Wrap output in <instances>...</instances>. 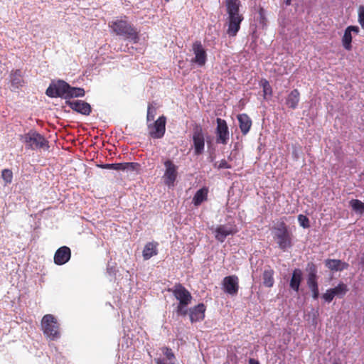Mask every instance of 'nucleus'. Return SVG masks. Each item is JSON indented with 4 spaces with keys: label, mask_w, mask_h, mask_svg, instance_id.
<instances>
[{
    "label": "nucleus",
    "mask_w": 364,
    "mask_h": 364,
    "mask_svg": "<svg viewBox=\"0 0 364 364\" xmlns=\"http://www.w3.org/2000/svg\"><path fill=\"white\" fill-rule=\"evenodd\" d=\"M302 271L300 269H295L289 282L290 288L296 292L299 291L301 282L302 281Z\"/></svg>",
    "instance_id": "nucleus-22"
},
{
    "label": "nucleus",
    "mask_w": 364,
    "mask_h": 364,
    "mask_svg": "<svg viewBox=\"0 0 364 364\" xmlns=\"http://www.w3.org/2000/svg\"><path fill=\"white\" fill-rule=\"evenodd\" d=\"M172 292L176 299L179 301V304L188 305L191 303L192 296L181 284H176Z\"/></svg>",
    "instance_id": "nucleus-11"
},
{
    "label": "nucleus",
    "mask_w": 364,
    "mask_h": 364,
    "mask_svg": "<svg viewBox=\"0 0 364 364\" xmlns=\"http://www.w3.org/2000/svg\"><path fill=\"white\" fill-rule=\"evenodd\" d=\"M166 117H159L154 122L147 124L149 134L153 139H161L166 132Z\"/></svg>",
    "instance_id": "nucleus-6"
},
{
    "label": "nucleus",
    "mask_w": 364,
    "mask_h": 364,
    "mask_svg": "<svg viewBox=\"0 0 364 364\" xmlns=\"http://www.w3.org/2000/svg\"><path fill=\"white\" fill-rule=\"evenodd\" d=\"M208 188L203 186L196 191L195 193L192 203L195 206H199L202 203L208 200Z\"/></svg>",
    "instance_id": "nucleus-24"
},
{
    "label": "nucleus",
    "mask_w": 364,
    "mask_h": 364,
    "mask_svg": "<svg viewBox=\"0 0 364 364\" xmlns=\"http://www.w3.org/2000/svg\"><path fill=\"white\" fill-rule=\"evenodd\" d=\"M325 266L333 272H341L347 269L349 267L348 263L343 262L341 259H327L324 262Z\"/></svg>",
    "instance_id": "nucleus-19"
},
{
    "label": "nucleus",
    "mask_w": 364,
    "mask_h": 364,
    "mask_svg": "<svg viewBox=\"0 0 364 364\" xmlns=\"http://www.w3.org/2000/svg\"><path fill=\"white\" fill-rule=\"evenodd\" d=\"M187 305L178 304L176 307V313L178 315L186 316L187 314V309L185 308Z\"/></svg>",
    "instance_id": "nucleus-40"
},
{
    "label": "nucleus",
    "mask_w": 364,
    "mask_h": 364,
    "mask_svg": "<svg viewBox=\"0 0 364 364\" xmlns=\"http://www.w3.org/2000/svg\"><path fill=\"white\" fill-rule=\"evenodd\" d=\"M285 4L289 6L291 4V0H285Z\"/></svg>",
    "instance_id": "nucleus-44"
},
{
    "label": "nucleus",
    "mask_w": 364,
    "mask_h": 364,
    "mask_svg": "<svg viewBox=\"0 0 364 364\" xmlns=\"http://www.w3.org/2000/svg\"><path fill=\"white\" fill-rule=\"evenodd\" d=\"M41 326L43 333L51 340L60 338L59 325L53 315H45L42 318Z\"/></svg>",
    "instance_id": "nucleus-5"
},
{
    "label": "nucleus",
    "mask_w": 364,
    "mask_h": 364,
    "mask_svg": "<svg viewBox=\"0 0 364 364\" xmlns=\"http://www.w3.org/2000/svg\"><path fill=\"white\" fill-rule=\"evenodd\" d=\"M348 291V286L343 282H340L336 287L327 289L322 295V299H323L326 302L330 303L335 296L339 298L343 297Z\"/></svg>",
    "instance_id": "nucleus-9"
},
{
    "label": "nucleus",
    "mask_w": 364,
    "mask_h": 364,
    "mask_svg": "<svg viewBox=\"0 0 364 364\" xmlns=\"http://www.w3.org/2000/svg\"><path fill=\"white\" fill-rule=\"evenodd\" d=\"M358 22L363 29H364V6H360L358 8Z\"/></svg>",
    "instance_id": "nucleus-39"
},
{
    "label": "nucleus",
    "mask_w": 364,
    "mask_h": 364,
    "mask_svg": "<svg viewBox=\"0 0 364 364\" xmlns=\"http://www.w3.org/2000/svg\"><path fill=\"white\" fill-rule=\"evenodd\" d=\"M195 58L192 60L193 63L198 64L200 66H203L207 60V53L199 41H196L192 46Z\"/></svg>",
    "instance_id": "nucleus-12"
},
{
    "label": "nucleus",
    "mask_w": 364,
    "mask_h": 364,
    "mask_svg": "<svg viewBox=\"0 0 364 364\" xmlns=\"http://www.w3.org/2000/svg\"><path fill=\"white\" fill-rule=\"evenodd\" d=\"M274 270L269 267L264 269L262 274L263 284L267 287H272L274 284Z\"/></svg>",
    "instance_id": "nucleus-27"
},
{
    "label": "nucleus",
    "mask_w": 364,
    "mask_h": 364,
    "mask_svg": "<svg viewBox=\"0 0 364 364\" xmlns=\"http://www.w3.org/2000/svg\"><path fill=\"white\" fill-rule=\"evenodd\" d=\"M350 205L352 209L356 212H359L360 213H364V203L358 199H352L350 201Z\"/></svg>",
    "instance_id": "nucleus-33"
},
{
    "label": "nucleus",
    "mask_w": 364,
    "mask_h": 364,
    "mask_svg": "<svg viewBox=\"0 0 364 364\" xmlns=\"http://www.w3.org/2000/svg\"><path fill=\"white\" fill-rule=\"evenodd\" d=\"M85 95V90L82 88L80 87H73L70 86L68 89V92L67 97H83Z\"/></svg>",
    "instance_id": "nucleus-32"
},
{
    "label": "nucleus",
    "mask_w": 364,
    "mask_h": 364,
    "mask_svg": "<svg viewBox=\"0 0 364 364\" xmlns=\"http://www.w3.org/2000/svg\"><path fill=\"white\" fill-rule=\"evenodd\" d=\"M1 178L4 182V186L11 183L13 180V172L11 169L4 168L1 171Z\"/></svg>",
    "instance_id": "nucleus-31"
},
{
    "label": "nucleus",
    "mask_w": 364,
    "mask_h": 364,
    "mask_svg": "<svg viewBox=\"0 0 364 364\" xmlns=\"http://www.w3.org/2000/svg\"><path fill=\"white\" fill-rule=\"evenodd\" d=\"M157 246V242H148L145 245L143 250V257L145 260L158 254Z\"/></svg>",
    "instance_id": "nucleus-26"
},
{
    "label": "nucleus",
    "mask_w": 364,
    "mask_h": 364,
    "mask_svg": "<svg viewBox=\"0 0 364 364\" xmlns=\"http://www.w3.org/2000/svg\"><path fill=\"white\" fill-rule=\"evenodd\" d=\"M333 364H340V363H334Z\"/></svg>",
    "instance_id": "nucleus-46"
},
{
    "label": "nucleus",
    "mask_w": 364,
    "mask_h": 364,
    "mask_svg": "<svg viewBox=\"0 0 364 364\" xmlns=\"http://www.w3.org/2000/svg\"><path fill=\"white\" fill-rule=\"evenodd\" d=\"M249 364H260L259 362L255 358H250Z\"/></svg>",
    "instance_id": "nucleus-43"
},
{
    "label": "nucleus",
    "mask_w": 364,
    "mask_h": 364,
    "mask_svg": "<svg viewBox=\"0 0 364 364\" xmlns=\"http://www.w3.org/2000/svg\"><path fill=\"white\" fill-rule=\"evenodd\" d=\"M156 114V108L151 105L149 104L147 108V114H146V121L149 122L154 120Z\"/></svg>",
    "instance_id": "nucleus-34"
},
{
    "label": "nucleus",
    "mask_w": 364,
    "mask_h": 364,
    "mask_svg": "<svg viewBox=\"0 0 364 364\" xmlns=\"http://www.w3.org/2000/svg\"><path fill=\"white\" fill-rule=\"evenodd\" d=\"M71 257V250L67 246L58 248L54 255V262L57 265H63L67 263Z\"/></svg>",
    "instance_id": "nucleus-16"
},
{
    "label": "nucleus",
    "mask_w": 364,
    "mask_h": 364,
    "mask_svg": "<svg viewBox=\"0 0 364 364\" xmlns=\"http://www.w3.org/2000/svg\"><path fill=\"white\" fill-rule=\"evenodd\" d=\"M347 28L351 33L354 32L356 34H358L360 31L359 27L357 26H349Z\"/></svg>",
    "instance_id": "nucleus-41"
},
{
    "label": "nucleus",
    "mask_w": 364,
    "mask_h": 364,
    "mask_svg": "<svg viewBox=\"0 0 364 364\" xmlns=\"http://www.w3.org/2000/svg\"><path fill=\"white\" fill-rule=\"evenodd\" d=\"M237 232L235 225H220L214 230L215 239L223 242L228 235H233Z\"/></svg>",
    "instance_id": "nucleus-15"
},
{
    "label": "nucleus",
    "mask_w": 364,
    "mask_h": 364,
    "mask_svg": "<svg viewBox=\"0 0 364 364\" xmlns=\"http://www.w3.org/2000/svg\"><path fill=\"white\" fill-rule=\"evenodd\" d=\"M55 86L56 87V92L58 94V97H67L68 89L70 88V85L63 80H58Z\"/></svg>",
    "instance_id": "nucleus-28"
},
{
    "label": "nucleus",
    "mask_w": 364,
    "mask_h": 364,
    "mask_svg": "<svg viewBox=\"0 0 364 364\" xmlns=\"http://www.w3.org/2000/svg\"><path fill=\"white\" fill-rule=\"evenodd\" d=\"M259 85L262 87L264 98H266L267 96H272V88L267 80L262 79Z\"/></svg>",
    "instance_id": "nucleus-30"
},
{
    "label": "nucleus",
    "mask_w": 364,
    "mask_h": 364,
    "mask_svg": "<svg viewBox=\"0 0 364 364\" xmlns=\"http://www.w3.org/2000/svg\"><path fill=\"white\" fill-rule=\"evenodd\" d=\"M205 306L199 304L189 310L190 320L192 323L203 320L205 317Z\"/></svg>",
    "instance_id": "nucleus-18"
},
{
    "label": "nucleus",
    "mask_w": 364,
    "mask_h": 364,
    "mask_svg": "<svg viewBox=\"0 0 364 364\" xmlns=\"http://www.w3.org/2000/svg\"><path fill=\"white\" fill-rule=\"evenodd\" d=\"M193 142L195 154H201L204 151L205 139L203 132V129L200 125H196V127L193 129Z\"/></svg>",
    "instance_id": "nucleus-10"
},
{
    "label": "nucleus",
    "mask_w": 364,
    "mask_h": 364,
    "mask_svg": "<svg viewBox=\"0 0 364 364\" xmlns=\"http://www.w3.org/2000/svg\"><path fill=\"white\" fill-rule=\"evenodd\" d=\"M242 134H247L251 129L252 120L247 114H240L237 117Z\"/></svg>",
    "instance_id": "nucleus-20"
},
{
    "label": "nucleus",
    "mask_w": 364,
    "mask_h": 364,
    "mask_svg": "<svg viewBox=\"0 0 364 364\" xmlns=\"http://www.w3.org/2000/svg\"><path fill=\"white\" fill-rule=\"evenodd\" d=\"M298 221H299L300 225L301 227H303L304 228H309L310 227V223H309V218L302 214L299 215Z\"/></svg>",
    "instance_id": "nucleus-35"
},
{
    "label": "nucleus",
    "mask_w": 364,
    "mask_h": 364,
    "mask_svg": "<svg viewBox=\"0 0 364 364\" xmlns=\"http://www.w3.org/2000/svg\"><path fill=\"white\" fill-rule=\"evenodd\" d=\"M109 27L117 36L131 39L134 43L139 41V32L126 20L117 19L109 23Z\"/></svg>",
    "instance_id": "nucleus-2"
},
{
    "label": "nucleus",
    "mask_w": 364,
    "mask_h": 364,
    "mask_svg": "<svg viewBox=\"0 0 364 364\" xmlns=\"http://www.w3.org/2000/svg\"><path fill=\"white\" fill-rule=\"evenodd\" d=\"M300 100V92L297 89H294L287 95L286 99V105L288 107L295 109L299 105Z\"/></svg>",
    "instance_id": "nucleus-23"
},
{
    "label": "nucleus",
    "mask_w": 364,
    "mask_h": 364,
    "mask_svg": "<svg viewBox=\"0 0 364 364\" xmlns=\"http://www.w3.org/2000/svg\"><path fill=\"white\" fill-rule=\"evenodd\" d=\"M20 139L26 144L27 149H48V141L40 133L30 130L28 133L21 135Z\"/></svg>",
    "instance_id": "nucleus-4"
},
{
    "label": "nucleus",
    "mask_w": 364,
    "mask_h": 364,
    "mask_svg": "<svg viewBox=\"0 0 364 364\" xmlns=\"http://www.w3.org/2000/svg\"><path fill=\"white\" fill-rule=\"evenodd\" d=\"M10 81L12 87L18 88L21 87L24 82L21 70H12L10 74Z\"/></svg>",
    "instance_id": "nucleus-25"
},
{
    "label": "nucleus",
    "mask_w": 364,
    "mask_h": 364,
    "mask_svg": "<svg viewBox=\"0 0 364 364\" xmlns=\"http://www.w3.org/2000/svg\"><path fill=\"white\" fill-rule=\"evenodd\" d=\"M227 18L226 34L230 38H234L240 30V25L244 20V16L240 12L241 2L240 0H225Z\"/></svg>",
    "instance_id": "nucleus-1"
},
{
    "label": "nucleus",
    "mask_w": 364,
    "mask_h": 364,
    "mask_svg": "<svg viewBox=\"0 0 364 364\" xmlns=\"http://www.w3.org/2000/svg\"><path fill=\"white\" fill-rule=\"evenodd\" d=\"M55 84L50 85L46 91V94L50 97H58V94L56 92Z\"/></svg>",
    "instance_id": "nucleus-37"
},
{
    "label": "nucleus",
    "mask_w": 364,
    "mask_h": 364,
    "mask_svg": "<svg viewBox=\"0 0 364 364\" xmlns=\"http://www.w3.org/2000/svg\"><path fill=\"white\" fill-rule=\"evenodd\" d=\"M164 164L165 166L164 182L168 187H173L178 176V166L170 159L166 160Z\"/></svg>",
    "instance_id": "nucleus-8"
},
{
    "label": "nucleus",
    "mask_w": 364,
    "mask_h": 364,
    "mask_svg": "<svg viewBox=\"0 0 364 364\" xmlns=\"http://www.w3.org/2000/svg\"><path fill=\"white\" fill-rule=\"evenodd\" d=\"M307 270L309 272L307 277V286L312 292V296L314 299H317L319 296L318 286V277L317 268L313 262H309L307 264Z\"/></svg>",
    "instance_id": "nucleus-7"
},
{
    "label": "nucleus",
    "mask_w": 364,
    "mask_h": 364,
    "mask_svg": "<svg viewBox=\"0 0 364 364\" xmlns=\"http://www.w3.org/2000/svg\"><path fill=\"white\" fill-rule=\"evenodd\" d=\"M217 142L226 144L229 139V130L226 121L220 118L217 119L216 128Z\"/></svg>",
    "instance_id": "nucleus-14"
},
{
    "label": "nucleus",
    "mask_w": 364,
    "mask_h": 364,
    "mask_svg": "<svg viewBox=\"0 0 364 364\" xmlns=\"http://www.w3.org/2000/svg\"><path fill=\"white\" fill-rule=\"evenodd\" d=\"M166 2H168L170 0H165Z\"/></svg>",
    "instance_id": "nucleus-45"
},
{
    "label": "nucleus",
    "mask_w": 364,
    "mask_h": 364,
    "mask_svg": "<svg viewBox=\"0 0 364 364\" xmlns=\"http://www.w3.org/2000/svg\"><path fill=\"white\" fill-rule=\"evenodd\" d=\"M155 362L156 364H174V363H173L171 361L168 363L166 360H165L164 359H161V358L155 359Z\"/></svg>",
    "instance_id": "nucleus-42"
},
{
    "label": "nucleus",
    "mask_w": 364,
    "mask_h": 364,
    "mask_svg": "<svg viewBox=\"0 0 364 364\" xmlns=\"http://www.w3.org/2000/svg\"><path fill=\"white\" fill-rule=\"evenodd\" d=\"M101 168L103 169H113L116 171H124L126 169H132L134 170L135 164L134 163H119V164H101L98 166Z\"/></svg>",
    "instance_id": "nucleus-21"
},
{
    "label": "nucleus",
    "mask_w": 364,
    "mask_h": 364,
    "mask_svg": "<svg viewBox=\"0 0 364 364\" xmlns=\"http://www.w3.org/2000/svg\"><path fill=\"white\" fill-rule=\"evenodd\" d=\"M352 34L348 28L344 31L343 36L342 38V45L344 48L347 50H350L352 48Z\"/></svg>",
    "instance_id": "nucleus-29"
},
{
    "label": "nucleus",
    "mask_w": 364,
    "mask_h": 364,
    "mask_svg": "<svg viewBox=\"0 0 364 364\" xmlns=\"http://www.w3.org/2000/svg\"><path fill=\"white\" fill-rule=\"evenodd\" d=\"M70 107L84 115H89L91 112V107L90 104L82 100H73L68 102Z\"/></svg>",
    "instance_id": "nucleus-17"
},
{
    "label": "nucleus",
    "mask_w": 364,
    "mask_h": 364,
    "mask_svg": "<svg viewBox=\"0 0 364 364\" xmlns=\"http://www.w3.org/2000/svg\"><path fill=\"white\" fill-rule=\"evenodd\" d=\"M238 280L236 275L225 277L222 282L224 291L230 295L237 294L239 289Z\"/></svg>",
    "instance_id": "nucleus-13"
},
{
    "label": "nucleus",
    "mask_w": 364,
    "mask_h": 364,
    "mask_svg": "<svg viewBox=\"0 0 364 364\" xmlns=\"http://www.w3.org/2000/svg\"><path fill=\"white\" fill-rule=\"evenodd\" d=\"M273 230L274 239L280 250L286 251L293 246V235L284 221L279 223L277 227H274Z\"/></svg>",
    "instance_id": "nucleus-3"
},
{
    "label": "nucleus",
    "mask_w": 364,
    "mask_h": 364,
    "mask_svg": "<svg viewBox=\"0 0 364 364\" xmlns=\"http://www.w3.org/2000/svg\"><path fill=\"white\" fill-rule=\"evenodd\" d=\"M213 166L215 168H218V169H223V168H227V169H229V168H232V166L228 164L226 160L225 159H223L221 160L219 163L218 162H215L214 164H213Z\"/></svg>",
    "instance_id": "nucleus-36"
},
{
    "label": "nucleus",
    "mask_w": 364,
    "mask_h": 364,
    "mask_svg": "<svg viewBox=\"0 0 364 364\" xmlns=\"http://www.w3.org/2000/svg\"><path fill=\"white\" fill-rule=\"evenodd\" d=\"M162 351L168 360L172 362V360L175 359V355L170 348L164 347L163 348Z\"/></svg>",
    "instance_id": "nucleus-38"
}]
</instances>
